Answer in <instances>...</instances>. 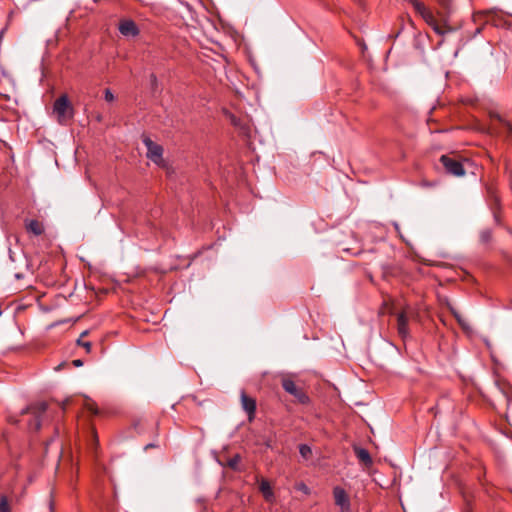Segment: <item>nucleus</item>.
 Instances as JSON below:
<instances>
[{
  "mask_svg": "<svg viewBox=\"0 0 512 512\" xmlns=\"http://www.w3.org/2000/svg\"><path fill=\"white\" fill-rule=\"evenodd\" d=\"M354 452L360 462L366 466L372 465L373 461L368 450L361 447H354Z\"/></svg>",
  "mask_w": 512,
  "mask_h": 512,
  "instance_id": "ddd939ff",
  "label": "nucleus"
},
{
  "mask_svg": "<svg viewBox=\"0 0 512 512\" xmlns=\"http://www.w3.org/2000/svg\"><path fill=\"white\" fill-rule=\"evenodd\" d=\"M240 460H241V457L236 454L234 455L233 457L229 458L228 461H227V465L228 467H230L231 469L233 470H237L238 469V465L240 463Z\"/></svg>",
  "mask_w": 512,
  "mask_h": 512,
  "instance_id": "a211bd4d",
  "label": "nucleus"
},
{
  "mask_svg": "<svg viewBox=\"0 0 512 512\" xmlns=\"http://www.w3.org/2000/svg\"><path fill=\"white\" fill-rule=\"evenodd\" d=\"M0 512H10V505L5 495L0 497Z\"/></svg>",
  "mask_w": 512,
  "mask_h": 512,
  "instance_id": "6ab92c4d",
  "label": "nucleus"
},
{
  "mask_svg": "<svg viewBox=\"0 0 512 512\" xmlns=\"http://www.w3.org/2000/svg\"><path fill=\"white\" fill-rule=\"evenodd\" d=\"M259 490L267 501H270L274 497L271 485L266 479L260 481Z\"/></svg>",
  "mask_w": 512,
  "mask_h": 512,
  "instance_id": "4468645a",
  "label": "nucleus"
},
{
  "mask_svg": "<svg viewBox=\"0 0 512 512\" xmlns=\"http://www.w3.org/2000/svg\"><path fill=\"white\" fill-rule=\"evenodd\" d=\"M97 121H98V122H101V121H102V116H101V115H98V116H97Z\"/></svg>",
  "mask_w": 512,
  "mask_h": 512,
  "instance_id": "cd10ccee",
  "label": "nucleus"
},
{
  "mask_svg": "<svg viewBox=\"0 0 512 512\" xmlns=\"http://www.w3.org/2000/svg\"><path fill=\"white\" fill-rule=\"evenodd\" d=\"M118 30L122 36L127 38H135L140 33L137 24L129 18H124L119 21Z\"/></svg>",
  "mask_w": 512,
  "mask_h": 512,
  "instance_id": "0eeeda50",
  "label": "nucleus"
},
{
  "mask_svg": "<svg viewBox=\"0 0 512 512\" xmlns=\"http://www.w3.org/2000/svg\"><path fill=\"white\" fill-rule=\"evenodd\" d=\"M474 21H483L486 24H492L494 26L500 25V15L497 10H483L474 14Z\"/></svg>",
  "mask_w": 512,
  "mask_h": 512,
  "instance_id": "6e6552de",
  "label": "nucleus"
},
{
  "mask_svg": "<svg viewBox=\"0 0 512 512\" xmlns=\"http://www.w3.org/2000/svg\"><path fill=\"white\" fill-rule=\"evenodd\" d=\"M153 447H155V445H154V444H152V443L147 444V445L145 446V450H147V449H149V448H153Z\"/></svg>",
  "mask_w": 512,
  "mask_h": 512,
  "instance_id": "a878e982",
  "label": "nucleus"
},
{
  "mask_svg": "<svg viewBox=\"0 0 512 512\" xmlns=\"http://www.w3.org/2000/svg\"><path fill=\"white\" fill-rule=\"evenodd\" d=\"M295 489L298 490V491L303 492L306 495L310 494L309 487L305 483H303V482L297 483L296 486H295Z\"/></svg>",
  "mask_w": 512,
  "mask_h": 512,
  "instance_id": "412c9836",
  "label": "nucleus"
},
{
  "mask_svg": "<svg viewBox=\"0 0 512 512\" xmlns=\"http://www.w3.org/2000/svg\"><path fill=\"white\" fill-rule=\"evenodd\" d=\"M299 453L300 455L302 456V458H304L305 460L309 459L310 456L312 455V450L310 448V446L306 445V444H301L299 446Z\"/></svg>",
  "mask_w": 512,
  "mask_h": 512,
  "instance_id": "dca6fc26",
  "label": "nucleus"
},
{
  "mask_svg": "<svg viewBox=\"0 0 512 512\" xmlns=\"http://www.w3.org/2000/svg\"><path fill=\"white\" fill-rule=\"evenodd\" d=\"M405 2L410 4L437 34L444 35L451 31V28L439 25L432 11L420 0H405Z\"/></svg>",
  "mask_w": 512,
  "mask_h": 512,
  "instance_id": "f257e3e1",
  "label": "nucleus"
},
{
  "mask_svg": "<svg viewBox=\"0 0 512 512\" xmlns=\"http://www.w3.org/2000/svg\"><path fill=\"white\" fill-rule=\"evenodd\" d=\"M397 331L402 339L409 337L408 316L406 311H402L397 315Z\"/></svg>",
  "mask_w": 512,
  "mask_h": 512,
  "instance_id": "9b49d317",
  "label": "nucleus"
},
{
  "mask_svg": "<svg viewBox=\"0 0 512 512\" xmlns=\"http://www.w3.org/2000/svg\"><path fill=\"white\" fill-rule=\"evenodd\" d=\"M143 143L147 148L146 156L149 160L160 167L165 166V161L163 158V147L154 141H152L149 137L145 136L143 138Z\"/></svg>",
  "mask_w": 512,
  "mask_h": 512,
  "instance_id": "20e7f679",
  "label": "nucleus"
},
{
  "mask_svg": "<svg viewBox=\"0 0 512 512\" xmlns=\"http://www.w3.org/2000/svg\"><path fill=\"white\" fill-rule=\"evenodd\" d=\"M440 162L443 164L447 173L457 177L465 175V169L461 161L448 155H442Z\"/></svg>",
  "mask_w": 512,
  "mask_h": 512,
  "instance_id": "423d86ee",
  "label": "nucleus"
},
{
  "mask_svg": "<svg viewBox=\"0 0 512 512\" xmlns=\"http://www.w3.org/2000/svg\"><path fill=\"white\" fill-rule=\"evenodd\" d=\"M281 384L283 389L290 395L294 396L299 403L306 404L309 402L308 395L301 388H299L291 378L283 377Z\"/></svg>",
  "mask_w": 512,
  "mask_h": 512,
  "instance_id": "39448f33",
  "label": "nucleus"
},
{
  "mask_svg": "<svg viewBox=\"0 0 512 512\" xmlns=\"http://www.w3.org/2000/svg\"><path fill=\"white\" fill-rule=\"evenodd\" d=\"M48 405L46 402H37L31 404L21 411V414H31L33 419L28 423L31 431H38L41 428V415L46 412Z\"/></svg>",
  "mask_w": 512,
  "mask_h": 512,
  "instance_id": "7ed1b4c3",
  "label": "nucleus"
},
{
  "mask_svg": "<svg viewBox=\"0 0 512 512\" xmlns=\"http://www.w3.org/2000/svg\"><path fill=\"white\" fill-rule=\"evenodd\" d=\"M438 3L442 8L449 11L452 8L453 0H438Z\"/></svg>",
  "mask_w": 512,
  "mask_h": 512,
  "instance_id": "4be33fe9",
  "label": "nucleus"
},
{
  "mask_svg": "<svg viewBox=\"0 0 512 512\" xmlns=\"http://www.w3.org/2000/svg\"><path fill=\"white\" fill-rule=\"evenodd\" d=\"M88 334V331H84L80 338L77 340V344L84 347L86 352L89 353L91 351L92 344L89 341H83L82 338Z\"/></svg>",
  "mask_w": 512,
  "mask_h": 512,
  "instance_id": "f3484780",
  "label": "nucleus"
},
{
  "mask_svg": "<svg viewBox=\"0 0 512 512\" xmlns=\"http://www.w3.org/2000/svg\"><path fill=\"white\" fill-rule=\"evenodd\" d=\"M73 365L76 366V367H79V366L83 365V362L80 359H76V360L73 361Z\"/></svg>",
  "mask_w": 512,
  "mask_h": 512,
  "instance_id": "393cba45",
  "label": "nucleus"
},
{
  "mask_svg": "<svg viewBox=\"0 0 512 512\" xmlns=\"http://www.w3.org/2000/svg\"><path fill=\"white\" fill-rule=\"evenodd\" d=\"M333 496L335 504L340 507L341 512H350V499L342 487H334Z\"/></svg>",
  "mask_w": 512,
  "mask_h": 512,
  "instance_id": "1a4fd4ad",
  "label": "nucleus"
},
{
  "mask_svg": "<svg viewBox=\"0 0 512 512\" xmlns=\"http://www.w3.org/2000/svg\"><path fill=\"white\" fill-rule=\"evenodd\" d=\"M25 229L29 234L34 236H40L45 231L44 224L36 219H26Z\"/></svg>",
  "mask_w": 512,
  "mask_h": 512,
  "instance_id": "f8f14e48",
  "label": "nucleus"
},
{
  "mask_svg": "<svg viewBox=\"0 0 512 512\" xmlns=\"http://www.w3.org/2000/svg\"><path fill=\"white\" fill-rule=\"evenodd\" d=\"M242 409L246 412L248 420L252 421L255 417L256 412V400L248 396L245 391L241 392L240 395Z\"/></svg>",
  "mask_w": 512,
  "mask_h": 512,
  "instance_id": "9d476101",
  "label": "nucleus"
},
{
  "mask_svg": "<svg viewBox=\"0 0 512 512\" xmlns=\"http://www.w3.org/2000/svg\"><path fill=\"white\" fill-rule=\"evenodd\" d=\"M68 403V400H66L65 402L62 403V409L65 410V407H66V404Z\"/></svg>",
  "mask_w": 512,
  "mask_h": 512,
  "instance_id": "bb28decb",
  "label": "nucleus"
},
{
  "mask_svg": "<svg viewBox=\"0 0 512 512\" xmlns=\"http://www.w3.org/2000/svg\"><path fill=\"white\" fill-rule=\"evenodd\" d=\"M85 406L94 415H98L99 414V410L96 407V404L94 402L89 400V401L86 402Z\"/></svg>",
  "mask_w": 512,
  "mask_h": 512,
  "instance_id": "aec40b11",
  "label": "nucleus"
},
{
  "mask_svg": "<svg viewBox=\"0 0 512 512\" xmlns=\"http://www.w3.org/2000/svg\"><path fill=\"white\" fill-rule=\"evenodd\" d=\"M104 99L105 101L107 102H113L115 100V96L114 94L112 93V91L110 89H105L104 90Z\"/></svg>",
  "mask_w": 512,
  "mask_h": 512,
  "instance_id": "5701e85b",
  "label": "nucleus"
},
{
  "mask_svg": "<svg viewBox=\"0 0 512 512\" xmlns=\"http://www.w3.org/2000/svg\"><path fill=\"white\" fill-rule=\"evenodd\" d=\"M491 238V232L490 231H483L481 233V239L483 242H488Z\"/></svg>",
  "mask_w": 512,
  "mask_h": 512,
  "instance_id": "b1692460",
  "label": "nucleus"
},
{
  "mask_svg": "<svg viewBox=\"0 0 512 512\" xmlns=\"http://www.w3.org/2000/svg\"><path fill=\"white\" fill-rule=\"evenodd\" d=\"M53 112L57 116L59 124H65L74 116V109L66 94L61 95L53 104Z\"/></svg>",
  "mask_w": 512,
  "mask_h": 512,
  "instance_id": "f03ea898",
  "label": "nucleus"
},
{
  "mask_svg": "<svg viewBox=\"0 0 512 512\" xmlns=\"http://www.w3.org/2000/svg\"><path fill=\"white\" fill-rule=\"evenodd\" d=\"M490 116L496 120H498L501 124H503V126L506 128L509 136L512 137V123L505 120L502 116H500L498 113L496 112H493V113H490Z\"/></svg>",
  "mask_w": 512,
  "mask_h": 512,
  "instance_id": "2eb2a0df",
  "label": "nucleus"
}]
</instances>
